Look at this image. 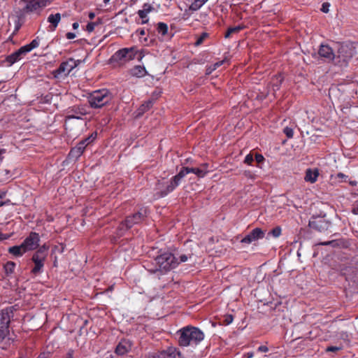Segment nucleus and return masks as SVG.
<instances>
[{"instance_id": "f257e3e1", "label": "nucleus", "mask_w": 358, "mask_h": 358, "mask_svg": "<svg viewBox=\"0 0 358 358\" xmlns=\"http://www.w3.org/2000/svg\"><path fill=\"white\" fill-rule=\"evenodd\" d=\"M190 173H194L199 178H203L206 176V171L204 169L183 167L166 185L164 181H159L157 184L156 189L159 191L161 196H164L173 192L180 185L182 179Z\"/></svg>"}, {"instance_id": "f03ea898", "label": "nucleus", "mask_w": 358, "mask_h": 358, "mask_svg": "<svg viewBox=\"0 0 358 358\" xmlns=\"http://www.w3.org/2000/svg\"><path fill=\"white\" fill-rule=\"evenodd\" d=\"M180 346L196 345L204 338V334L199 329L187 326L178 331Z\"/></svg>"}, {"instance_id": "7ed1b4c3", "label": "nucleus", "mask_w": 358, "mask_h": 358, "mask_svg": "<svg viewBox=\"0 0 358 358\" xmlns=\"http://www.w3.org/2000/svg\"><path fill=\"white\" fill-rule=\"evenodd\" d=\"M155 262L156 268L155 270H150L152 273H155L159 271L162 273H166L179 265L177 257L169 252H162L156 257Z\"/></svg>"}, {"instance_id": "20e7f679", "label": "nucleus", "mask_w": 358, "mask_h": 358, "mask_svg": "<svg viewBox=\"0 0 358 358\" xmlns=\"http://www.w3.org/2000/svg\"><path fill=\"white\" fill-rule=\"evenodd\" d=\"M113 99V94L107 89H101L92 92L88 101L92 108H99L109 103Z\"/></svg>"}, {"instance_id": "39448f33", "label": "nucleus", "mask_w": 358, "mask_h": 358, "mask_svg": "<svg viewBox=\"0 0 358 358\" xmlns=\"http://www.w3.org/2000/svg\"><path fill=\"white\" fill-rule=\"evenodd\" d=\"M337 54L335 55L336 63L341 66L346 65L355 54V48L351 44H337Z\"/></svg>"}, {"instance_id": "423d86ee", "label": "nucleus", "mask_w": 358, "mask_h": 358, "mask_svg": "<svg viewBox=\"0 0 358 358\" xmlns=\"http://www.w3.org/2000/svg\"><path fill=\"white\" fill-rule=\"evenodd\" d=\"M49 247L44 244L39 247L37 251L32 256V261L34 263V267L32 268L31 272L34 274H37L42 271V268L44 266V262L48 255V251Z\"/></svg>"}, {"instance_id": "0eeeda50", "label": "nucleus", "mask_w": 358, "mask_h": 358, "mask_svg": "<svg viewBox=\"0 0 358 358\" xmlns=\"http://www.w3.org/2000/svg\"><path fill=\"white\" fill-rule=\"evenodd\" d=\"M20 3L22 4V13L28 14L40 12L50 3V1L48 0H21Z\"/></svg>"}, {"instance_id": "6e6552de", "label": "nucleus", "mask_w": 358, "mask_h": 358, "mask_svg": "<svg viewBox=\"0 0 358 358\" xmlns=\"http://www.w3.org/2000/svg\"><path fill=\"white\" fill-rule=\"evenodd\" d=\"M39 45V42L36 39L33 40L29 44L21 47L17 51L13 53L8 58L9 62L14 63L20 60L22 56L29 52L33 49Z\"/></svg>"}, {"instance_id": "1a4fd4ad", "label": "nucleus", "mask_w": 358, "mask_h": 358, "mask_svg": "<svg viewBox=\"0 0 358 358\" xmlns=\"http://www.w3.org/2000/svg\"><path fill=\"white\" fill-rule=\"evenodd\" d=\"M96 136V134H92L90 137L80 141L75 148L70 151L69 156L71 159H78L83 152L86 146L92 142Z\"/></svg>"}, {"instance_id": "9d476101", "label": "nucleus", "mask_w": 358, "mask_h": 358, "mask_svg": "<svg viewBox=\"0 0 358 358\" xmlns=\"http://www.w3.org/2000/svg\"><path fill=\"white\" fill-rule=\"evenodd\" d=\"M22 243L27 252L38 249L40 236L36 232H31Z\"/></svg>"}, {"instance_id": "9b49d317", "label": "nucleus", "mask_w": 358, "mask_h": 358, "mask_svg": "<svg viewBox=\"0 0 358 358\" xmlns=\"http://www.w3.org/2000/svg\"><path fill=\"white\" fill-rule=\"evenodd\" d=\"M145 358H182V356L176 348L171 347L165 350L150 354Z\"/></svg>"}, {"instance_id": "f8f14e48", "label": "nucleus", "mask_w": 358, "mask_h": 358, "mask_svg": "<svg viewBox=\"0 0 358 358\" xmlns=\"http://www.w3.org/2000/svg\"><path fill=\"white\" fill-rule=\"evenodd\" d=\"M137 51L135 48H123L117 52L113 56L115 60L129 61L135 58Z\"/></svg>"}, {"instance_id": "ddd939ff", "label": "nucleus", "mask_w": 358, "mask_h": 358, "mask_svg": "<svg viewBox=\"0 0 358 358\" xmlns=\"http://www.w3.org/2000/svg\"><path fill=\"white\" fill-rule=\"evenodd\" d=\"M147 216V209L141 208L139 212L129 216L124 221L127 229L131 228L134 224L140 223Z\"/></svg>"}, {"instance_id": "4468645a", "label": "nucleus", "mask_w": 358, "mask_h": 358, "mask_svg": "<svg viewBox=\"0 0 358 358\" xmlns=\"http://www.w3.org/2000/svg\"><path fill=\"white\" fill-rule=\"evenodd\" d=\"M80 63V60L69 59L66 62H62L59 69L57 70L58 74H69L73 69H75Z\"/></svg>"}, {"instance_id": "2eb2a0df", "label": "nucleus", "mask_w": 358, "mask_h": 358, "mask_svg": "<svg viewBox=\"0 0 358 358\" xmlns=\"http://www.w3.org/2000/svg\"><path fill=\"white\" fill-rule=\"evenodd\" d=\"M264 235L265 233L263 230L260 228H255L241 240V243L249 244L253 241L263 238Z\"/></svg>"}, {"instance_id": "dca6fc26", "label": "nucleus", "mask_w": 358, "mask_h": 358, "mask_svg": "<svg viewBox=\"0 0 358 358\" xmlns=\"http://www.w3.org/2000/svg\"><path fill=\"white\" fill-rule=\"evenodd\" d=\"M320 57L331 61L335 59V54L332 48L327 45H321L318 51Z\"/></svg>"}, {"instance_id": "f3484780", "label": "nucleus", "mask_w": 358, "mask_h": 358, "mask_svg": "<svg viewBox=\"0 0 358 358\" xmlns=\"http://www.w3.org/2000/svg\"><path fill=\"white\" fill-rule=\"evenodd\" d=\"M131 343L129 340H122L115 349V352L119 355H124L131 349Z\"/></svg>"}, {"instance_id": "a211bd4d", "label": "nucleus", "mask_w": 358, "mask_h": 358, "mask_svg": "<svg viewBox=\"0 0 358 358\" xmlns=\"http://www.w3.org/2000/svg\"><path fill=\"white\" fill-rule=\"evenodd\" d=\"M153 10V7L149 3H145L143 6V8L138 11L139 17L142 19V24H145L148 22L147 17L148 14Z\"/></svg>"}, {"instance_id": "6ab92c4d", "label": "nucleus", "mask_w": 358, "mask_h": 358, "mask_svg": "<svg viewBox=\"0 0 358 358\" xmlns=\"http://www.w3.org/2000/svg\"><path fill=\"white\" fill-rule=\"evenodd\" d=\"M86 114V111L84 109L76 113V114L68 115L65 121V126L66 127H70L73 124L74 120H82V116Z\"/></svg>"}, {"instance_id": "aec40b11", "label": "nucleus", "mask_w": 358, "mask_h": 358, "mask_svg": "<svg viewBox=\"0 0 358 358\" xmlns=\"http://www.w3.org/2000/svg\"><path fill=\"white\" fill-rule=\"evenodd\" d=\"M10 323V314L7 310H2L0 312V328L8 330Z\"/></svg>"}, {"instance_id": "412c9836", "label": "nucleus", "mask_w": 358, "mask_h": 358, "mask_svg": "<svg viewBox=\"0 0 358 358\" xmlns=\"http://www.w3.org/2000/svg\"><path fill=\"white\" fill-rule=\"evenodd\" d=\"M319 176V171L317 169H308L306 171L305 180L310 183L316 182Z\"/></svg>"}, {"instance_id": "4be33fe9", "label": "nucleus", "mask_w": 358, "mask_h": 358, "mask_svg": "<svg viewBox=\"0 0 358 358\" xmlns=\"http://www.w3.org/2000/svg\"><path fill=\"white\" fill-rule=\"evenodd\" d=\"M27 252L22 243L20 245H15L8 248V252L15 257H22Z\"/></svg>"}, {"instance_id": "5701e85b", "label": "nucleus", "mask_w": 358, "mask_h": 358, "mask_svg": "<svg viewBox=\"0 0 358 358\" xmlns=\"http://www.w3.org/2000/svg\"><path fill=\"white\" fill-rule=\"evenodd\" d=\"M208 0H188L189 9L193 11L198 10Z\"/></svg>"}, {"instance_id": "b1692460", "label": "nucleus", "mask_w": 358, "mask_h": 358, "mask_svg": "<svg viewBox=\"0 0 358 358\" xmlns=\"http://www.w3.org/2000/svg\"><path fill=\"white\" fill-rule=\"evenodd\" d=\"M146 73L145 67L141 66H136L131 69V75L138 78L143 77Z\"/></svg>"}, {"instance_id": "393cba45", "label": "nucleus", "mask_w": 358, "mask_h": 358, "mask_svg": "<svg viewBox=\"0 0 358 358\" xmlns=\"http://www.w3.org/2000/svg\"><path fill=\"white\" fill-rule=\"evenodd\" d=\"M61 20V15L59 13H56L55 15H50L48 17V21L53 24V29H55L58 25L59 22Z\"/></svg>"}, {"instance_id": "a878e982", "label": "nucleus", "mask_w": 358, "mask_h": 358, "mask_svg": "<svg viewBox=\"0 0 358 358\" xmlns=\"http://www.w3.org/2000/svg\"><path fill=\"white\" fill-rule=\"evenodd\" d=\"M313 224H315V227L320 231L325 229L327 230L330 226V224L326 222L324 220H320L314 222Z\"/></svg>"}, {"instance_id": "bb28decb", "label": "nucleus", "mask_w": 358, "mask_h": 358, "mask_svg": "<svg viewBox=\"0 0 358 358\" xmlns=\"http://www.w3.org/2000/svg\"><path fill=\"white\" fill-rule=\"evenodd\" d=\"M152 101L149 100L147 102L143 103L138 109V115H142L144 112L150 108L152 106Z\"/></svg>"}, {"instance_id": "cd10ccee", "label": "nucleus", "mask_w": 358, "mask_h": 358, "mask_svg": "<svg viewBox=\"0 0 358 358\" xmlns=\"http://www.w3.org/2000/svg\"><path fill=\"white\" fill-rule=\"evenodd\" d=\"M224 62H226V60L223 59L222 61L217 62L209 66L206 70L207 73L208 74L211 73L213 71L217 69L218 67L221 66Z\"/></svg>"}, {"instance_id": "c85d7f7f", "label": "nucleus", "mask_w": 358, "mask_h": 358, "mask_svg": "<svg viewBox=\"0 0 358 358\" xmlns=\"http://www.w3.org/2000/svg\"><path fill=\"white\" fill-rule=\"evenodd\" d=\"M157 29L158 32L163 36L166 35L168 32V26L164 22H159Z\"/></svg>"}, {"instance_id": "c756f323", "label": "nucleus", "mask_w": 358, "mask_h": 358, "mask_svg": "<svg viewBox=\"0 0 358 358\" xmlns=\"http://www.w3.org/2000/svg\"><path fill=\"white\" fill-rule=\"evenodd\" d=\"M15 267V264L13 262H8L5 266V271L7 274H11L13 273Z\"/></svg>"}, {"instance_id": "7c9ffc66", "label": "nucleus", "mask_w": 358, "mask_h": 358, "mask_svg": "<svg viewBox=\"0 0 358 358\" xmlns=\"http://www.w3.org/2000/svg\"><path fill=\"white\" fill-rule=\"evenodd\" d=\"M242 29H243V27L241 26L230 27L228 29V30L225 34V37L229 38L231 34H233L234 33H238Z\"/></svg>"}, {"instance_id": "2f4dec72", "label": "nucleus", "mask_w": 358, "mask_h": 358, "mask_svg": "<svg viewBox=\"0 0 358 358\" xmlns=\"http://www.w3.org/2000/svg\"><path fill=\"white\" fill-rule=\"evenodd\" d=\"M177 258L178 259L179 264L182 262H186L192 258V255L181 254Z\"/></svg>"}, {"instance_id": "473e14b6", "label": "nucleus", "mask_w": 358, "mask_h": 358, "mask_svg": "<svg viewBox=\"0 0 358 358\" xmlns=\"http://www.w3.org/2000/svg\"><path fill=\"white\" fill-rule=\"evenodd\" d=\"M281 234V228L279 227H275L269 233L268 235H271L275 238H278Z\"/></svg>"}, {"instance_id": "72a5a7b5", "label": "nucleus", "mask_w": 358, "mask_h": 358, "mask_svg": "<svg viewBox=\"0 0 358 358\" xmlns=\"http://www.w3.org/2000/svg\"><path fill=\"white\" fill-rule=\"evenodd\" d=\"M284 133L287 136V138H291L293 137V135H294V131L292 128L290 127H285L284 129Z\"/></svg>"}, {"instance_id": "f704fd0d", "label": "nucleus", "mask_w": 358, "mask_h": 358, "mask_svg": "<svg viewBox=\"0 0 358 358\" xmlns=\"http://www.w3.org/2000/svg\"><path fill=\"white\" fill-rule=\"evenodd\" d=\"M208 36V34L206 33H203L196 40V41L195 42V45H201L203 41L207 38Z\"/></svg>"}, {"instance_id": "c9c22d12", "label": "nucleus", "mask_w": 358, "mask_h": 358, "mask_svg": "<svg viewBox=\"0 0 358 358\" xmlns=\"http://www.w3.org/2000/svg\"><path fill=\"white\" fill-rule=\"evenodd\" d=\"M8 330L0 328V342L2 341L7 336Z\"/></svg>"}, {"instance_id": "e433bc0d", "label": "nucleus", "mask_w": 358, "mask_h": 358, "mask_svg": "<svg viewBox=\"0 0 358 358\" xmlns=\"http://www.w3.org/2000/svg\"><path fill=\"white\" fill-rule=\"evenodd\" d=\"M329 7H330V4L328 3H324L322 6V8H321V10L323 12V13H328L329 10Z\"/></svg>"}, {"instance_id": "4c0bfd02", "label": "nucleus", "mask_w": 358, "mask_h": 358, "mask_svg": "<svg viewBox=\"0 0 358 358\" xmlns=\"http://www.w3.org/2000/svg\"><path fill=\"white\" fill-rule=\"evenodd\" d=\"M244 176L248 178H250V179H255V176L254 173H252L251 171H245L244 173H243Z\"/></svg>"}, {"instance_id": "58836bf2", "label": "nucleus", "mask_w": 358, "mask_h": 358, "mask_svg": "<svg viewBox=\"0 0 358 358\" xmlns=\"http://www.w3.org/2000/svg\"><path fill=\"white\" fill-rule=\"evenodd\" d=\"M245 163L248 164H251V163L253 162V157L252 155L249 154V155H247L245 158V160H244Z\"/></svg>"}, {"instance_id": "ea45409f", "label": "nucleus", "mask_w": 358, "mask_h": 358, "mask_svg": "<svg viewBox=\"0 0 358 358\" xmlns=\"http://www.w3.org/2000/svg\"><path fill=\"white\" fill-rule=\"evenodd\" d=\"M95 26H96V24L94 22L88 23L87 25V31H89V32L93 31L95 28Z\"/></svg>"}, {"instance_id": "a19ab883", "label": "nucleus", "mask_w": 358, "mask_h": 358, "mask_svg": "<svg viewBox=\"0 0 358 358\" xmlns=\"http://www.w3.org/2000/svg\"><path fill=\"white\" fill-rule=\"evenodd\" d=\"M341 349V347H336V346H329L327 348V352H336L338 350H340Z\"/></svg>"}, {"instance_id": "79ce46f5", "label": "nucleus", "mask_w": 358, "mask_h": 358, "mask_svg": "<svg viewBox=\"0 0 358 358\" xmlns=\"http://www.w3.org/2000/svg\"><path fill=\"white\" fill-rule=\"evenodd\" d=\"M233 316L231 315H228L225 317L224 322L226 324H229L233 322Z\"/></svg>"}, {"instance_id": "37998d69", "label": "nucleus", "mask_w": 358, "mask_h": 358, "mask_svg": "<svg viewBox=\"0 0 358 358\" xmlns=\"http://www.w3.org/2000/svg\"><path fill=\"white\" fill-rule=\"evenodd\" d=\"M255 159L258 163H261L264 161V158L263 155H262L260 154H257L255 155Z\"/></svg>"}, {"instance_id": "c03bdc74", "label": "nucleus", "mask_w": 358, "mask_h": 358, "mask_svg": "<svg viewBox=\"0 0 358 358\" xmlns=\"http://www.w3.org/2000/svg\"><path fill=\"white\" fill-rule=\"evenodd\" d=\"M258 351L261 352H266L268 351V348L265 345H261L258 348Z\"/></svg>"}, {"instance_id": "a18cd8bd", "label": "nucleus", "mask_w": 358, "mask_h": 358, "mask_svg": "<svg viewBox=\"0 0 358 358\" xmlns=\"http://www.w3.org/2000/svg\"><path fill=\"white\" fill-rule=\"evenodd\" d=\"M208 164H202L201 166H200V169H204L206 171V175L209 172V170L208 169Z\"/></svg>"}, {"instance_id": "49530a36", "label": "nucleus", "mask_w": 358, "mask_h": 358, "mask_svg": "<svg viewBox=\"0 0 358 358\" xmlns=\"http://www.w3.org/2000/svg\"><path fill=\"white\" fill-rule=\"evenodd\" d=\"M336 243H335L334 241H326V242H322V243H320V245H334Z\"/></svg>"}, {"instance_id": "de8ad7c7", "label": "nucleus", "mask_w": 358, "mask_h": 358, "mask_svg": "<svg viewBox=\"0 0 358 358\" xmlns=\"http://www.w3.org/2000/svg\"><path fill=\"white\" fill-rule=\"evenodd\" d=\"M66 36L68 39H73L76 37V34L72 32H68Z\"/></svg>"}, {"instance_id": "09e8293b", "label": "nucleus", "mask_w": 358, "mask_h": 358, "mask_svg": "<svg viewBox=\"0 0 358 358\" xmlns=\"http://www.w3.org/2000/svg\"><path fill=\"white\" fill-rule=\"evenodd\" d=\"M65 358H73V350H69V352L66 355Z\"/></svg>"}, {"instance_id": "8fccbe9b", "label": "nucleus", "mask_w": 358, "mask_h": 358, "mask_svg": "<svg viewBox=\"0 0 358 358\" xmlns=\"http://www.w3.org/2000/svg\"><path fill=\"white\" fill-rule=\"evenodd\" d=\"M336 177L339 179H344L347 178V176L342 173H338Z\"/></svg>"}, {"instance_id": "3c124183", "label": "nucleus", "mask_w": 358, "mask_h": 358, "mask_svg": "<svg viewBox=\"0 0 358 358\" xmlns=\"http://www.w3.org/2000/svg\"><path fill=\"white\" fill-rule=\"evenodd\" d=\"M245 356H246L247 358H252L254 356V354H253V352H248Z\"/></svg>"}, {"instance_id": "603ef678", "label": "nucleus", "mask_w": 358, "mask_h": 358, "mask_svg": "<svg viewBox=\"0 0 358 358\" xmlns=\"http://www.w3.org/2000/svg\"><path fill=\"white\" fill-rule=\"evenodd\" d=\"M6 238H7V236L6 235H3V234L0 233V240H4V239H6Z\"/></svg>"}, {"instance_id": "864d4df0", "label": "nucleus", "mask_w": 358, "mask_h": 358, "mask_svg": "<svg viewBox=\"0 0 358 358\" xmlns=\"http://www.w3.org/2000/svg\"><path fill=\"white\" fill-rule=\"evenodd\" d=\"M94 16H95V15H94V13H90L89 14V17H90V19H93V18L94 17Z\"/></svg>"}, {"instance_id": "5fc2aeb1", "label": "nucleus", "mask_w": 358, "mask_h": 358, "mask_svg": "<svg viewBox=\"0 0 358 358\" xmlns=\"http://www.w3.org/2000/svg\"><path fill=\"white\" fill-rule=\"evenodd\" d=\"M78 27V23H77V22H74V23L73 24V29H77Z\"/></svg>"}, {"instance_id": "6e6d98bb", "label": "nucleus", "mask_w": 358, "mask_h": 358, "mask_svg": "<svg viewBox=\"0 0 358 358\" xmlns=\"http://www.w3.org/2000/svg\"><path fill=\"white\" fill-rule=\"evenodd\" d=\"M352 212H353V213H354V214H355V215L358 214V208H354V209L352 210Z\"/></svg>"}, {"instance_id": "4d7b16f0", "label": "nucleus", "mask_w": 358, "mask_h": 358, "mask_svg": "<svg viewBox=\"0 0 358 358\" xmlns=\"http://www.w3.org/2000/svg\"><path fill=\"white\" fill-rule=\"evenodd\" d=\"M38 358H46V357H45V354H41V355H40L38 356Z\"/></svg>"}, {"instance_id": "13d9d810", "label": "nucleus", "mask_w": 358, "mask_h": 358, "mask_svg": "<svg viewBox=\"0 0 358 358\" xmlns=\"http://www.w3.org/2000/svg\"><path fill=\"white\" fill-rule=\"evenodd\" d=\"M140 34H141V36H143V35L145 34V31H144L143 29H141V30L140 31Z\"/></svg>"}, {"instance_id": "bf43d9fd", "label": "nucleus", "mask_w": 358, "mask_h": 358, "mask_svg": "<svg viewBox=\"0 0 358 358\" xmlns=\"http://www.w3.org/2000/svg\"><path fill=\"white\" fill-rule=\"evenodd\" d=\"M4 152H5V150H3V149L0 150V156H1L3 153H4Z\"/></svg>"}, {"instance_id": "052dcab7", "label": "nucleus", "mask_w": 358, "mask_h": 358, "mask_svg": "<svg viewBox=\"0 0 358 358\" xmlns=\"http://www.w3.org/2000/svg\"><path fill=\"white\" fill-rule=\"evenodd\" d=\"M110 0H103L105 4H107L110 2Z\"/></svg>"}, {"instance_id": "680f3d73", "label": "nucleus", "mask_w": 358, "mask_h": 358, "mask_svg": "<svg viewBox=\"0 0 358 358\" xmlns=\"http://www.w3.org/2000/svg\"><path fill=\"white\" fill-rule=\"evenodd\" d=\"M357 268H358V263H357Z\"/></svg>"}]
</instances>
